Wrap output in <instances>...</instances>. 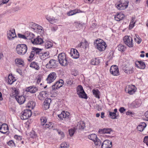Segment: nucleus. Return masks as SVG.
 Instances as JSON below:
<instances>
[{
  "instance_id": "22",
  "label": "nucleus",
  "mask_w": 148,
  "mask_h": 148,
  "mask_svg": "<svg viewBox=\"0 0 148 148\" xmlns=\"http://www.w3.org/2000/svg\"><path fill=\"white\" fill-rule=\"evenodd\" d=\"M54 124L52 122L47 123L42 125V128L45 130L51 129L53 128Z\"/></svg>"
},
{
  "instance_id": "34",
  "label": "nucleus",
  "mask_w": 148,
  "mask_h": 148,
  "mask_svg": "<svg viewBox=\"0 0 148 148\" xmlns=\"http://www.w3.org/2000/svg\"><path fill=\"white\" fill-rule=\"evenodd\" d=\"M30 66L34 68L36 70H39L40 69V67L38 64V63L35 62H32L30 65Z\"/></svg>"
},
{
  "instance_id": "52",
  "label": "nucleus",
  "mask_w": 148,
  "mask_h": 148,
  "mask_svg": "<svg viewBox=\"0 0 148 148\" xmlns=\"http://www.w3.org/2000/svg\"><path fill=\"white\" fill-rule=\"evenodd\" d=\"M95 145L97 146H100L101 143V142L98 138H96V140L94 142Z\"/></svg>"
},
{
  "instance_id": "31",
  "label": "nucleus",
  "mask_w": 148,
  "mask_h": 148,
  "mask_svg": "<svg viewBox=\"0 0 148 148\" xmlns=\"http://www.w3.org/2000/svg\"><path fill=\"white\" fill-rule=\"evenodd\" d=\"M26 39L32 40V39L34 37V34L31 32H26Z\"/></svg>"
},
{
  "instance_id": "35",
  "label": "nucleus",
  "mask_w": 148,
  "mask_h": 148,
  "mask_svg": "<svg viewBox=\"0 0 148 148\" xmlns=\"http://www.w3.org/2000/svg\"><path fill=\"white\" fill-rule=\"evenodd\" d=\"M97 138V135L94 134H89L88 136V138L89 139L92 140L93 142L96 140Z\"/></svg>"
},
{
  "instance_id": "14",
  "label": "nucleus",
  "mask_w": 148,
  "mask_h": 148,
  "mask_svg": "<svg viewBox=\"0 0 148 148\" xmlns=\"http://www.w3.org/2000/svg\"><path fill=\"white\" fill-rule=\"evenodd\" d=\"M42 38V37L38 36L36 38L34 39L33 40H32L31 41L34 44L41 45L44 42Z\"/></svg>"
},
{
  "instance_id": "51",
  "label": "nucleus",
  "mask_w": 148,
  "mask_h": 148,
  "mask_svg": "<svg viewBox=\"0 0 148 148\" xmlns=\"http://www.w3.org/2000/svg\"><path fill=\"white\" fill-rule=\"evenodd\" d=\"M29 136L30 137L32 138H35L36 136V134L34 131H32L30 133Z\"/></svg>"
},
{
  "instance_id": "43",
  "label": "nucleus",
  "mask_w": 148,
  "mask_h": 148,
  "mask_svg": "<svg viewBox=\"0 0 148 148\" xmlns=\"http://www.w3.org/2000/svg\"><path fill=\"white\" fill-rule=\"evenodd\" d=\"M124 72L128 74H131L133 73L134 72L132 68H126L125 69Z\"/></svg>"
},
{
  "instance_id": "30",
  "label": "nucleus",
  "mask_w": 148,
  "mask_h": 148,
  "mask_svg": "<svg viewBox=\"0 0 148 148\" xmlns=\"http://www.w3.org/2000/svg\"><path fill=\"white\" fill-rule=\"evenodd\" d=\"M125 16L122 13H119L115 15L114 16L115 19L117 21H120L123 19Z\"/></svg>"
},
{
  "instance_id": "12",
  "label": "nucleus",
  "mask_w": 148,
  "mask_h": 148,
  "mask_svg": "<svg viewBox=\"0 0 148 148\" xmlns=\"http://www.w3.org/2000/svg\"><path fill=\"white\" fill-rule=\"evenodd\" d=\"M7 36L8 39L9 40H12L14 39L16 36L14 29H10L7 32Z\"/></svg>"
},
{
  "instance_id": "46",
  "label": "nucleus",
  "mask_w": 148,
  "mask_h": 148,
  "mask_svg": "<svg viewBox=\"0 0 148 148\" xmlns=\"http://www.w3.org/2000/svg\"><path fill=\"white\" fill-rule=\"evenodd\" d=\"M29 27L32 28L34 30H35V29H36V28L37 26L38 25L34 23L33 22H32L30 23L29 24Z\"/></svg>"
},
{
  "instance_id": "59",
  "label": "nucleus",
  "mask_w": 148,
  "mask_h": 148,
  "mask_svg": "<svg viewBox=\"0 0 148 148\" xmlns=\"http://www.w3.org/2000/svg\"><path fill=\"white\" fill-rule=\"evenodd\" d=\"M143 142L148 146V136H145L143 139Z\"/></svg>"
},
{
  "instance_id": "20",
  "label": "nucleus",
  "mask_w": 148,
  "mask_h": 148,
  "mask_svg": "<svg viewBox=\"0 0 148 148\" xmlns=\"http://www.w3.org/2000/svg\"><path fill=\"white\" fill-rule=\"evenodd\" d=\"M38 90V88L34 86H29L26 88L25 90L26 91L29 92L31 93H35Z\"/></svg>"
},
{
  "instance_id": "53",
  "label": "nucleus",
  "mask_w": 148,
  "mask_h": 148,
  "mask_svg": "<svg viewBox=\"0 0 148 148\" xmlns=\"http://www.w3.org/2000/svg\"><path fill=\"white\" fill-rule=\"evenodd\" d=\"M8 145L11 147L15 146V143L14 141L12 140H10L7 143Z\"/></svg>"
},
{
  "instance_id": "37",
  "label": "nucleus",
  "mask_w": 148,
  "mask_h": 148,
  "mask_svg": "<svg viewBox=\"0 0 148 148\" xmlns=\"http://www.w3.org/2000/svg\"><path fill=\"white\" fill-rule=\"evenodd\" d=\"M92 92L93 95L95 97L98 99L100 98L99 95L100 94V92L98 89H93L92 90Z\"/></svg>"
},
{
  "instance_id": "6",
  "label": "nucleus",
  "mask_w": 148,
  "mask_h": 148,
  "mask_svg": "<svg viewBox=\"0 0 148 148\" xmlns=\"http://www.w3.org/2000/svg\"><path fill=\"white\" fill-rule=\"evenodd\" d=\"M123 40L124 43L129 47H132L133 46V40L130 36H125L123 38Z\"/></svg>"
},
{
  "instance_id": "49",
  "label": "nucleus",
  "mask_w": 148,
  "mask_h": 148,
  "mask_svg": "<svg viewBox=\"0 0 148 148\" xmlns=\"http://www.w3.org/2000/svg\"><path fill=\"white\" fill-rule=\"evenodd\" d=\"M12 94L14 95L15 96H15H18V90H17L16 88H14L12 89Z\"/></svg>"
},
{
  "instance_id": "40",
  "label": "nucleus",
  "mask_w": 148,
  "mask_h": 148,
  "mask_svg": "<svg viewBox=\"0 0 148 148\" xmlns=\"http://www.w3.org/2000/svg\"><path fill=\"white\" fill-rule=\"evenodd\" d=\"M80 10H74L70 11L67 13L68 16H72L73 15L77 13L80 12Z\"/></svg>"
},
{
  "instance_id": "50",
  "label": "nucleus",
  "mask_w": 148,
  "mask_h": 148,
  "mask_svg": "<svg viewBox=\"0 0 148 148\" xmlns=\"http://www.w3.org/2000/svg\"><path fill=\"white\" fill-rule=\"evenodd\" d=\"M40 121H41V124L42 126L43 125V124H44L47 123V119L45 117H41L40 118Z\"/></svg>"
},
{
  "instance_id": "15",
  "label": "nucleus",
  "mask_w": 148,
  "mask_h": 148,
  "mask_svg": "<svg viewBox=\"0 0 148 148\" xmlns=\"http://www.w3.org/2000/svg\"><path fill=\"white\" fill-rule=\"evenodd\" d=\"M112 142L108 140H105L102 143L101 148H111Z\"/></svg>"
},
{
  "instance_id": "48",
  "label": "nucleus",
  "mask_w": 148,
  "mask_h": 148,
  "mask_svg": "<svg viewBox=\"0 0 148 148\" xmlns=\"http://www.w3.org/2000/svg\"><path fill=\"white\" fill-rule=\"evenodd\" d=\"M43 28L41 26L38 25L36 29H35L38 33H42L43 32Z\"/></svg>"
},
{
  "instance_id": "26",
  "label": "nucleus",
  "mask_w": 148,
  "mask_h": 148,
  "mask_svg": "<svg viewBox=\"0 0 148 148\" xmlns=\"http://www.w3.org/2000/svg\"><path fill=\"white\" fill-rule=\"evenodd\" d=\"M147 125L145 122H141L137 126L138 131L142 132L146 127Z\"/></svg>"
},
{
  "instance_id": "7",
  "label": "nucleus",
  "mask_w": 148,
  "mask_h": 148,
  "mask_svg": "<svg viewBox=\"0 0 148 148\" xmlns=\"http://www.w3.org/2000/svg\"><path fill=\"white\" fill-rule=\"evenodd\" d=\"M21 115L20 116L22 120H26L31 116L32 112L31 110L28 109L25 110L21 113Z\"/></svg>"
},
{
  "instance_id": "25",
  "label": "nucleus",
  "mask_w": 148,
  "mask_h": 148,
  "mask_svg": "<svg viewBox=\"0 0 148 148\" xmlns=\"http://www.w3.org/2000/svg\"><path fill=\"white\" fill-rule=\"evenodd\" d=\"M51 102V99L49 98H47L44 101L43 103V105L45 109H48L49 108L50 103Z\"/></svg>"
},
{
  "instance_id": "9",
  "label": "nucleus",
  "mask_w": 148,
  "mask_h": 148,
  "mask_svg": "<svg viewBox=\"0 0 148 148\" xmlns=\"http://www.w3.org/2000/svg\"><path fill=\"white\" fill-rule=\"evenodd\" d=\"M110 71V73L114 76H117L120 75L119 68L116 65L111 66Z\"/></svg>"
},
{
  "instance_id": "5",
  "label": "nucleus",
  "mask_w": 148,
  "mask_h": 148,
  "mask_svg": "<svg viewBox=\"0 0 148 148\" xmlns=\"http://www.w3.org/2000/svg\"><path fill=\"white\" fill-rule=\"evenodd\" d=\"M77 94L79 97L82 98L87 99L88 98L87 95L85 92L82 86L79 85L77 88Z\"/></svg>"
},
{
  "instance_id": "42",
  "label": "nucleus",
  "mask_w": 148,
  "mask_h": 148,
  "mask_svg": "<svg viewBox=\"0 0 148 148\" xmlns=\"http://www.w3.org/2000/svg\"><path fill=\"white\" fill-rule=\"evenodd\" d=\"M135 18L132 17L129 25V28L130 29H132L134 26V24L136 23L135 21Z\"/></svg>"
},
{
  "instance_id": "17",
  "label": "nucleus",
  "mask_w": 148,
  "mask_h": 148,
  "mask_svg": "<svg viewBox=\"0 0 148 148\" xmlns=\"http://www.w3.org/2000/svg\"><path fill=\"white\" fill-rule=\"evenodd\" d=\"M0 124V132L3 134H6L8 130V125L6 124H3L1 125V122Z\"/></svg>"
},
{
  "instance_id": "28",
  "label": "nucleus",
  "mask_w": 148,
  "mask_h": 148,
  "mask_svg": "<svg viewBox=\"0 0 148 148\" xmlns=\"http://www.w3.org/2000/svg\"><path fill=\"white\" fill-rule=\"evenodd\" d=\"M47 92L46 91H42L41 92L38 96V98L40 100H43L47 97Z\"/></svg>"
},
{
  "instance_id": "54",
  "label": "nucleus",
  "mask_w": 148,
  "mask_h": 148,
  "mask_svg": "<svg viewBox=\"0 0 148 148\" xmlns=\"http://www.w3.org/2000/svg\"><path fill=\"white\" fill-rule=\"evenodd\" d=\"M69 146L67 143H63L61 144V148H67Z\"/></svg>"
},
{
  "instance_id": "13",
  "label": "nucleus",
  "mask_w": 148,
  "mask_h": 148,
  "mask_svg": "<svg viewBox=\"0 0 148 148\" xmlns=\"http://www.w3.org/2000/svg\"><path fill=\"white\" fill-rule=\"evenodd\" d=\"M64 81L62 79H60L59 81L56 82L52 86V88L53 90L60 88L63 85Z\"/></svg>"
},
{
  "instance_id": "61",
  "label": "nucleus",
  "mask_w": 148,
  "mask_h": 148,
  "mask_svg": "<svg viewBox=\"0 0 148 148\" xmlns=\"http://www.w3.org/2000/svg\"><path fill=\"white\" fill-rule=\"evenodd\" d=\"M35 51H32L30 53V55L29 57V58L30 59L32 60L33 59V57L35 55Z\"/></svg>"
},
{
  "instance_id": "39",
  "label": "nucleus",
  "mask_w": 148,
  "mask_h": 148,
  "mask_svg": "<svg viewBox=\"0 0 148 148\" xmlns=\"http://www.w3.org/2000/svg\"><path fill=\"white\" fill-rule=\"evenodd\" d=\"M109 115L111 118L113 119H117V117L118 115V113H115L114 112H110Z\"/></svg>"
},
{
  "instance_id": "44",
  "label": "nucleus",
  "mask_w": 148,
  "mask_h": 148,
  "mask_svg": "<svg viewBox=\"0 0 148 148\" xmlns=\"http://www.w3.org/2000/svg\"><path fill=\"white\" fill-rule=\"evenodd\" d=\"M15 61L17 64L23 65L24 61L22 59L17 58L15 60Z\"/></svg>"
},
{
  "instance_id": "38",
  "label": "nucleus",
  "mask_w": 148,
  "mask_h": 148,
  "mask_svg": "<svg viewBox=\"0 0 148 148\" xmlns=\"http://www.w3.org/2000/svg\"><path fill=\"white\" fill-rule=\"evenodd\" d=\"M118 50L121 52L125 51L126 47L125 46L123 45L122 44H120L117 46V47Z\"/></svg>"
},
{
  "instance_id": "19",
  "label": "nucleus",
  "mask_w": 148,
  "mask_h": 148,
  "mask_svg": "<svg viewBox=\"0 0 148 148\" xmlns=\"http://www.w3.org/2000/svg\"><path fill=\"white\" fill-rule=\"evenodd\" d=\"M15 99L20 105L23 104L25 101V97L23 95L15 96Z\"/></svg>"
},
{
  "instance_id": "64",
  "label": "nucleus",
  "mask_w": 148,
  "mask_h": 148,
  "mask_svg": "<svg viewBox=\"0 0 148 148\" xmlns=\"http://www.w3.org/2000/svg\"><path fill=\"white\" fill-rule=\"evenodd\" d=\"M58 29V27L56 25H55L52 27L51 28V31L52 32H55Z\"/></svg>"
},
{
  "instance_id": "24",
  "label": "nucleus",
  "mask_w": 148,
  "mask_h": 148,
  "mask_svg": "<svg viewBox=\"0 0 148 148\" xmlns=\"http://www.w3.org/2000/svg\"><path fill=\"white\" fill-rule=\"evenodd\" d=\"M136 66L138 68L141 69H144L145 67V63L141 61H138L135 63Z\"/></svg>"
},
{
  "instance_id": "3",
  "label": "nucleus",
  "mask_w": 148,
  "mask_h": 148,
  "mask_svg": "<svg viewBox=\"0 0 148 148\" xmlns=\"http://www.w3.org/2000/svg\"><path fill=\"white\" fill-rule=\"evenodd\" d=\"M27 46L24 44L17 45L16 48L17 53L20 55H24L27 52Z\"/></svg>"
},
{
  "instance_id": "10",
  "label": "nucleus",
  "mask_w": 148,
  "mask_h": 148,
  "mask_svg": "<svg viewBox=\"0 0 148 148\" xmlns=\"http://www.w3.org/2000/svg\"><path fill=\"white\" fill-rule=\"evenodd\" d=\"M56 74L55 72L51 73L48 75L46 81L48 84H50L53 82L56 78Z\"/></svg>"
},
{
  "instance_id": "16",
  "label": "nucleus",
  "mask_w": 148,
  "mask_h": 148,
  "mask_svg": "<svg viewBox=\"0 0 148 148\" xmlns=\"http://www.w3.org/2000/svg\"><path fill=\"white\" fill-rule=\"evenodd\" d=\"M58 116L60 120H62L63 119H67L69 118L70 113L69 112L64 111L62 112L61 114L58 115Z\"/></svg>"
},
{
  "instance_id": "4",
  "label": "nucleus",
  "mask_w": 148,
  "mask_h": 148,
  "mask_svg": "<svg viewBox=\"0 0 148 148\" xmlns=\"http://www.w3.org/2000/svg\"><path fill=\"white\" fill-rule=\"evenodd\" d=\"M129 2L128 1H120L115 4L116 8L118 10H123L128 7Z\"/></svg>"
},
{
  "instance_id": "32",
  "label": "nucleus",
  "mask_w": 148,
  "mask_h": 148,
  "mask_svg": "<svg viewBox=\"0 0 148 148\" xmlns=\"http://www.w3.org/2000/svg\"><path fill=\"white\" fill-rule=\"evenodd\" d=\"M44 42H45L44 46L46 49L50 48L53 46L52 43L51 41L45 40Z\"/></svg>"
},
{
  "instance_id": "1",
  "label": "nucleus",
  "mask_w": 148,
  "mask_h": 148,
  "mask_svg": "<svg viewBox=\"0 0 148 148\" xmlns=\"http://www.w3.org/2000/svg\"><path fill=\"white\" fill-rule=\"evenodd\" d=\"M58 59L59 63L62 66H66L69 63L66 54L64 53H59L58 55Z\"/></svg>"
},
{
  "instance_id": "23",
  "label": "nucleus",
  "mask_w": 148,
  "mask_h": 148,
  "mask_svg": "<svg viewBox=\"0 0 148 148\" xmlns=\"http://www.w3.org/2000/svg\"><path fill=\"white\" fill-rule=\"evenodd\" d=\"M112 130L111 128H104L103 129H99V133L100 134H110Z\"/></svg>"
},
{
  "instance_id": "21",
  "label": "nucleus",
  "mask_w": 148,
  "mask_h": 148,
  "mask_svg": "<svg viewBox=\"0 0 148 148\" xmlns=\"http://www.w3.org/2000/svg\"><path fill=\"white\" fill-rule=\"evenodd\" d=\"M86 127L85 124L83 121H80L78 122L76 127V130H82Z\"/></svg>"
},
{
  "instance_id": "18",
  "label": "nucleus",
  "mask_w": 148,
  "mask_h": 148,
  "mask_svg": "<svg viewBox=\"0 0 148 148\" xmlns=\"http://www.w3.org/2000/svg\"><path fill=\"white\" fill-rule=\"evenodd\" d=\"M70 55L74 59H77L79 57V54L76 49H72L71 50Z\"/></svg>"
},
{
  "instance_id": "60",
  "label": "nucleus",
  "mask_w": 148,
  "mask_h": 148,
  "mask_svg": "<svg viewBox=\"0 0 148 148\" xmlns=\"http://www.w3.org/2000/svg\"><path fill=\"white\" fill-rule=\"evenodd\" d=\"M69 132L70 136H72L74 134L75 130L74 129H71L69 130Z\"/></svg>"
},
{
  "instance_id": "41",
  "label": "nucleus",
  "mask_w": 148,
  "mask_h": 148,
  "mask_svg": "<svg viewBox=\"0 0 148 148\" xmlns=\"http://www.w3.org/2000/svg\"><path fill=\"white\" fill-rule=\"evenodd\" d=\"M32 50L34 51H35V53L36 54H38L39 55V56H40V54L42 53L41 51L42 49L36 48L35 47H33Z\"/></svg>"
},
{
  "instance_id": "2",
  "label": "nucleus",
  "mask_w": 148,
  "mask_h": 148,
  "mask_svg": "<svg viewBox=\"0 0 148 148\" xmlns=\"http://www.w3.org/2000/svg\"><path fill=\"white\" fill-rule=\"evenodd\" d=\"M95 46L100 51H104L106 47V44L102 40L99 39V40H96L94 42Z\"/></svg>"
},
{
  "instance_id": "47",
  "label": "nucleus",
  "mask_w": 148,
  "mask_h": 148,
  "mask_svg": "<svg viewBox=\"0 0 148 148\" xmlns=\"http://www.w3.org/2000/svg\"><path fill=\"white\" fill-rule=\"evenodd\" d=\"M54 11L56 12L58 14L61 15L62 14V9L61 8L58 7H56L54 9Z\"/></svg>"
},
{
  "instance_id": "33",
  "label": "nucleus",
  "mask_w": 148,
  "mask_h": 148,
  "mask_svg": "<svg viewBox=\"0 0 148 148\" xmlns=\"http://www.w3.org/2000/svg\"><path fill=\"white\" fill-rule=\"evenodd\" d=\"M16 80V79L12 75H9L8 77V83L9 84H12Z\"/></svg>"
},
{
  "instance_id": "45",
  "label": "nucleus",
  "mask_w": 148,
  "mask_h": 148,
  "mask_svg": "<svg viewBox=\"0 0 148 148\" xmlns=\"http://www.w3.org/2000/svg\"><path fill=\"white\" fill-rule=\"evenodd\" d=\"M140 103L138 100L133 102L132 104V106L134 108H137L140 106Z\"/></svg>"
},
{
  "instance_id": "8",
  "label": "nucleus",
  "mask_w": 148,
  "mask_h": 148,
  "mask_svg": "<svg viewBox=\"0 0 148 148\" xmlns=\"http://www.w3.org/2000/svg\"><path fill=\"white\" fill-rule=\"evenodd\" d=\"M58 64L57 60L52 59L46 65V67L48 69L56 68L58 66Z\"/></svg>"
},
{
  "instance_id": "56",
  "label": "nucleus",
  "mask_w": 148,
  "mask_h": 148,
  "mask_svg": "<svg viewBox=\"0 0 148 148\" xmlns=\"http://www.w3.org/2000/svg\"><path fill=\"white\" fill-rule=\"evenodd\" d=\"M66 83L68 86H71L73 84V81L72 80L70 79H67L66 80Z\"/></svg>"
},
{
  "instance_id": "29",
  "label": "nucleus",
  "mask_w": 148,
  "mask_h": 148,
  "mask_svg": "<svg viewBox=\"0 0 148 148\" xmlns=\"http://www.w3.org/2000/svg\"><path fill=\"white\" fill-rule=\"evenodd\" d=\"M49 53L48 51L42 53L40 54V57L42 60H45L49 57Z\"/></svg>"
},
{
  "instance_id": "63",
  "label": "nucleus",
  "mask_w": 148,
  "mask_h": 148,
  "mask_svg": "<svg viewBox=\"0 0 148 148\" xmlns=\"http://www.w3.org/2000/svg\"><path fill=\"white\" fill-rule=\"evenodd\" d=\"M14 138L18 141H20L22 140L21 137L17 135H16L14 136Z\"/></svg>"
},
{
  "instance_id": "55",
  "label": "nucleus",
  "mask_w": 148,
  "mask_h": 148,
  "mask_svg": "<svg viewBox=\"0 0 148 148\" xmlns=\"http://www.w3.org/2000/svg\"><path fill=\"white\" fill-rule=\"evenodd\" d=\"M56 130L57 131L58 134L61 136V137L63 138L64 136V134L63 132L61 130L56 129Z\"/></svg>"
},
{
  "instance_id": "57",
  "label": "nucleus",
  "mask_w": 148,
  "mask_h": 148,
  "mask_svg": "<svg viewBox=\"0 0 148 148\" xmlns=\"http://www.w3.org/2000/svg\"><path fill=\"white\" fill-rule=\"evenodd\" d=\"M17 35L18 37L20 38H22L25 40L26 39V35L25 34V35H24L21 34H18Z\"/></svg>"
},
{
  "instance_id": "27",
  "label": "nucleus",
  "mask_w": 148,
  "mask_h": 148,
  "mask_svg": "<svg viewBox=\"0 0 148 148\" xmlns=\"http://www.w3.org/2000/svg\"><path fill=\"white\" fill-rule=\"evenodd\" d=\"M100 58H97L92 59L91 60V64L94 65H98L101 62Z\"/></svg>"
},
{
  "instance_id": "36",
  "label": "nucleus",
  "mask_w": 148,
  "mask_h": 148,
  "mask_svg": "<svg viewBox=\"0 0 148 148\" xmlns=\"http://www.w3.org/2000/svg\"><path fill=\"white\" fill-rule=\"evenodd\" d=\"M36 105L35 103L33 101H30L27 104L26 107L33 109Z\"/></svg>"
},
{
  "instance_id": "62",
  "label": "nucleus",
  "mask_w": 148,
  "mask_h": 148,
  "mask_svg": "<svg viewBox=\"0 0 148 148\" xmlns=\"http://www.w3.org/2000/svg\"><path fill=\"white\" fill-rule=\"evenodd\" d=\"M58 21V19L56 18L55 17H53V18H52V21L50 22L51 23L53 24L55 23H57Z\"/></svg>"
},
{
  "instance_id": "58",
  "label": "nucleus",
  "mask_w": 148,
  "mask_h": 148,
  "mask_svg": "<svg viewBox=\"0 0 148 148\" xmlns=\"http://www.w3.org/2000/svg\"><path fill=\"white\" fill-rule=\"evenodd\" d=\"M45 18L50 23L52 21V18H53V16H49L48 15L46 16Z\"/></svg>"
},
{
  "instance_id": "11",
  "label": "nucleus",
  "mask_w": 148,
  "mask_h": 148,
  "mask_svg": "<svg viewBox=\"0 0 148 148\" xmlns=\"http://www.w3.org/2000/svg\"><path fill=\"white\" fill-rule=\"evenodd\" d=\"M136 88L134 85H129L125 90V92L130 95H132L136 92Z\"/></svg>"
}]
</instances>
